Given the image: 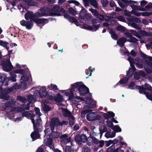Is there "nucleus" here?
Wrapping results in <instances>:
<instances>
[{
	"mask_svg": "<svg viewBox=\"0 0 152 152\" xmlns=\"http://www.w3.org/2000/svg\"><path fill=\"white\" fill-rule=\"evenodd\" d=\"M27 99L28 101V103L26 106V104H23L20 107H13L11 109L10 112L8 113L9 118L11 119L14 116V114L17 112H20L25 110H28L30 104L35 102L36 98L31 95L28 96Z\"/></svg>",
	"mask_w": 152,
	"mask_h": 152,
	"instance_id": "f257e3e1",
	"label": "nucleus"
},
{
	"mask_svg": "<svg viewBox=\"0 0 152 152\" xmlns=\"http://www.w3.org/2000/svg\"><path fill=\"white\" fill-rule=\"evenodd\" d=\"M81 82H77L71 84L70 87L68 89L64 90H59L60 93L64 96L68 97V99L71 100V99L74 96V92L78 90Z\"/></svg>",
	"mask_w": 152,
	"mask_h": 152,
	"instance_id": "f03ea898",
	"label": "nucleus"
},
{
	"mask_svg": "<svg viewBox=\"0 0 152 152\" xmlns=\"http://www.w3.org/2000/svg\"><path fill=\"white\" fill-rule=\"evenodd\" d=\"M25 17L26 19L28 20L30 19L31 20L29 21L22 20L20 22L21 25L24 26H25L26 28L30 29L31 28L33 25V23L31 20L33 21V18H35L34 14L30 11L28 12L25 15Z\"/></svg>",
	"mask_w": 152,
	"mask_h": 152,
	"instance_id": "7ed1b4c3",
	"label": "nucleus"
},
{
	"mask_svg": "<svg viewBox=\"0 0 152 152\" xmlns=\"http://www.w3.org/2000/svg\"><path fill=\"white\" fill-rule=\"evenodd\" d=\"M141 56L144 58L146 65L144 68L147 72L150 74L152 72V57L148 56L145 54L140 52Z\"/></svg>",
	"mask_w": 152,
	"mask_h": 152,
	"instance_id": "20e7f679",
	"label": "nucleus"
},
{
	"mask_svg": "<svg viewBox=\"0 0 152 152\" xmlns=\"http://www.w3.org/2000/svg\"><path fill=\"white\" fill-rule=\"evenodd\" d=\"M22 115L23 117L31 118L34 129H37V125L35 122V119L37 118V117H35V115L33 113L32 111H25L22 113Z\"/></svg>",
	"mask_w": 152,
	"mask_h": 152,
	"instance_id": "39448f33",
	"label": "nucleus"
},
{
	"mask_svg": "<svg viewBox=\"0 0 152 152\" xmlns=\"http://www.w3.org/2000/svg\"><path fill=\"white\" fill-rule=\"evenodd\" d=\"M3 70L6 72L11 71L13 68V66L9 58L5 61H4L1 64Z\"/></svg>",
	"mask_w": 152,
	"mask_h": 152,
	"instance_id": "423d86ee",
	"label": "nucleus"
},
{
	"mask_svg": "<svg viewBox=\"0 0 152 152\" xmlns=\"http://www.w3.org/2000/svg\"><path fill=\"white\" fill-rule=\"evenodd\" d=\"M128 60L130 63L131 68H130L128 72H127L126 76L129 77L132 76L134 71L135 70L136 68L134 66L135 62L133 59L131 57H129Z\"/></svg>",
	"mask_w": 152,
	"mask_h": 152,
	"instance_id": "0eeeda50",
	"label": "nucleus"
},
{
	"mask_svg": "<svg viewBox=\"0 0 152 152\" xmlns=\"http://www.w3.org/2000/svg\"><path fill=\"white\" fill-rule=\"evenodd\" d=\"M13 91V89L12 87L5 89L4 90H2V89L1 91H0L1 92L0 95V98L5 100L9 98V96L7 95V94L10 93Z\"/></svg>",
	"mask_w": 152,
	"mask_h": 152,
	"instance_id": "6e6552de",
	"label": "nucleus"
},
{
	"mask_svg": "<svg viewBox=\"0 0 152 152\" xmlns=\"http://www.w3.org/2000/svg\"><path fill=\"white\" fill-rule=\"evenodd\" d=\"M59 7L58 5H56L54 6L52 9L49 11V15L50 16H60L61 12L59 10Z\"/></svg>",
	"mask_w": 152,
	"mask_h": 152,
	"instance_id": "1a4fd4ad",
	"label": "nucleus"
},
{
	"mask_svg": "<svg viewBox=\"0 0 152 152\" xmlns=\"http://www.w3.org/2000/svg\"><path fill=\"white\" fill-rule=\"evenodd\" d=\"M68 122L67 121H63L62 122H59V120L56 118H53L51 119L50 125L54 128L55 126L61 125L64 124H67Z\"/></svg>",
	"mask_w": 152,
	"mask_h": 152,
	"instance_id": "9d476101",
	"label": "nucleus"
},
{
	"mask_svg": "<svg viewBox=\"0 0 152 152\" xmlns=\"http://www.w3.org/2000/svg\"><path fill=\"white\" fill-rule=\"evenodd\" d=\"M118 3L119 6L122 8H125L126 6L124 4L125 3L126 4L129 5L130 4H134L135 3L137 4V1H136L132 0H121V1L118 0Z\"/></svg>",
	"mask_w": 152,
	"mask_h": 152,
	"instance_id": "9b49d317",
	"label": "nucleus"
},
{
	"mask_svg": "<svg viewBox=\"0 0 152 152\" xmlns=\"http://www.w3.org/2000/svg\"><path fill=\"white\" fill-rule=\"evenodd\" d=\"M80 94V95L84 96L88 93L89 91L88 88L82 82L80 83L78 90Z\"/></svg>",
	"mask_w": 152,
	"mask_h": 152,
	"instance_id": "f8f14e48",
	"label": "nucleus"
},
{
	"mask_svg": "<svg viewBox=\"0 0 152 152\" xmlns=\"http://www.w3.org/2000/svg\"><path fill=\"white\" fill-rule=\"evenodd\" d=\"M35 18H39L45 16H49V13L47 12L46 10L44 8L40 9L34 14Z\"/></svg>",
	"mask_w": 152,
	"mask_h": 152,
	"instance_id": "ddd939ff",
	"label": "nucleus"
},
{
	"mask_svg": "<svg viewBox=\"0 0 152 152\" xmlns=\"http://www.w3.org/2000/svg\"><path fill=\"white\" fill-rule=\"evenodd\" d=\"M9 80L8 78H7L6 75L0 73V91L2 90V88H1L3 84L6 86L7 84V80Z\"/></svg>",
	"mask_w": 152,
	"mask_h": 152,
	"instance_id": "4468645a",
	"label": "nucleus"
},
{
	"mask_svg": "<svg viewBox=\"0 0 152 152\" xmlns=\"http://www.w3.org/2000/svg\"><path fill=\"white\" fill-rule=\"evenodd\" d=\"M61 139V142L62 145H65L66 144H71L70 137H68L66 134L61 136L60 137Z\"/></svg>",
	"mask_w": 152,
	"mask_h": 152,
	"instance_id": "2eb2a0df",
	"label": "nucleus"
},
{
	"mask_svg": "<svg viewBox=\"0 0 152 152\" xmlns=\"http://www.w3.org/2000/svg\"><path fill=\"white\" fill-rule=\"evenodd\" d=\"M64 100L63 96L60 93H58L56 97L55 101L58 103V105L60 107L64 106L62 102Z\"/></svg>",
	"mask_w": 152,
	"mask_h": 152,
	"instance_id": "dca6fc26",
	"label": "nucleus"
},
{
	"mask_svg": "<svg viewBox=\"0 0 152 152\" xmlns=\"http://www.w3.org/2000/svg\"><path fill=\"white\" fill-rule=\"evenodd\" d=\"M54 130V127H53L50 125L48 127H47L44 130V132L45 133L44 138H48L49 137H51V134Z\"/></svg>",
	"mask_w": 152,
	"mask_h": 152,
	"instance_id": "f3484780",
	"label": "nucleus"
},
{
	"mask_svg": "<svg viewBox=\"0 0 152 152\" xmlns=\"http://www.w3.org/2000/svg\"><path fill=\"white\" fill-rule=\"evenodd\" d=\"M64 17L65 18L68 19L70 22L74 23L77 26L82 25L81 22L79 23L75 18L74 17H71L67 14H64Z\"/></svg>",
	"mask_w": 152,
	"mask_h": 152,
	"instance_id": "a211bd4d",
	"label": "nucleus"
},
{
	"mask_svg": "<svg viewBox=\"0 0 152 152\" xmlns=\"http://www.w3.org/2000/svg\"><path fill=\"white\" fill-rule=\"evenodd\" d=\"M36 124L37 125V129H34L35 131L31 135V137L33 140L39 138L40 137L38 132L36 131V130L38 131L39 129L40 128L41 124L38 125V124Z\"/></svg>",
	"mask_w": 152,
	"mask_h": 152,
	"instance_id": "6ab92c4d",
	"label": "nucleus"
},
{
	"mask_svg": "<svg viewBox=\"0 0 152 152\" xmlns=\"http://www.w3.org/2000/svg\"><path fill=\"white\" fill-rule=\"evenodd\" d=\"M35 113L37 116L35 115V117H37V118L35 119V122L36 124H38V125H40L41 124V120L40 117L41 115V114L40 112L39 109L37 107H35L34 108Z\"/></svg>",
	"mask_w": 152,
	"mask_h": 152,
	"instance_id": "aec40b11",
	"label": "nucleus"
},
{
	"mask_svg": "<svg viewBox=\"0 0 152 152\" xmlns=\"http://www.w3.org/2000/svg\"><path fill=\"white\" fill-rule=\"evenodd\" d=\"M75 141L78 143L80 144V142H86L87 141V138L86 135L84 134H81L80 136L79 135H77L75 137Z\"/></svg>",
	"mask_w": 152,
	"mask_h": 152,
	"instance_id": "412c9836",
	"label": "nucleus"
},
{
	"mask_svg": "<svg viewBox=\"0 0 152 152\" xmlns=\"http://www.w3.org/2000/svg\"><path fill=\"white\" fill-rule=\"evenodd\" d=\"M48 103L49 102L47 100H44L42 101V109L45 112L50 110V107L48 104Z\"/></svg>",
	"mask_w": 152,
	"mask_h": 152,
	"instance_id": "4be33fe9",
	"label": "nucleus"
},
{
	"mask_svg": "<svg viewBox=\"0 0 152 152\" xmlns=\"http://www.w3.org/2000/svg\"><path fill=\"white\" fill-rule=\"evenodd\" d=\"M15 101L13 100H12L3 104L2 106L4 109L8 110L10 109V108H11L15 104Z\"/></svg>",
	"mask_w": 152,
	"mask_h": 152,
	"instance_id": "5701e85b",
	"label": "nucleus"
},
{
	"mask_svg": "<svg viewBox=\"0 0 152 152\" xmlns=\"http://www.w3.org/2000/svg\"><path fill=\"white\" fill-rule=\"evenodd\" d=\"M44 143L46 145L48 146L50 149H53L54 148V146L52 143V141L51 137H48L47 138H44Z\"/></svg>",
	"mask_w": 152,
	"mask_h": 152,
	"instance_id": "b1692460",
	"label": "nucleus"
},
{
	"mask_svg": "<svg viewBox=\"0 0 152 152\" xmlns=\"http://www.w3.org/2000/svg\"><path fill=\"white\" fill-rule=\"evenodd\" d=\"M86 104H88L87 107L88 108H93L95 106V104H92L93 102L92 100L90 98H86L85 99L83 98V100Z\"/></svg>",
	"mask_w": 152,
	"mask_h": 152,
	"instance_id": "393cba45",
	"label": "nucleus"
},
{
	"mask_svg": "<svg viewBox=\"0 0 152 152\" xmlns=\"http://www.w3.org/2000/svg\"><path fill=\"white\" fill-rule=\"evenodd\" d=\"M97 115L95 113L91 112L87 114L86 119L89 121H94L96 119Z\"/></svg>",
	"mask_w": 152,
	"mask_h": 152,
	"instance_id": "a878e982",
	"label": "nucleus"
},
{
	"mask_svg": "<svg viewBox=\"0 0 152 152\" xmlns=\"http://www.w3.org/2000/svg\"><path fill=\"white\" fill-rule=\"evenodd\" d=\"M33 21L36 23L41 24H44L48 22V20L44 18H34Z\"/></svg>",
	"mask_w": 152,
	"mask_h": 152,
	"instance_id": "bb28decb",
	"label": "nucleus"
},
{
	"mask_svg": "<svg viewBox=\"0 0 152 152\" xmlns=\"http://www.w3.org/2000/svg\"><path fill=\"white\" fill-rule=\"evenodd\" d=\"M39 96L42 98L45 97L47 95L46 88L45 87H42L39 89Z\"/></svg>",
	"mask_w": 152,
	"mask_h": 152,
	"instance_id": "cd10ccee",
	"label": "nucleus"
},
{
	"mask_svg": "<svg viewBox=\"0 0 152 152\" xmlns=\"http://www.w3.org/2000/svg\"><path fill=\"white\" fill-rule=\"evenodd\" d=\"M136 88L139 90V92L142 94H145L146 96V95L148 94V96H150L149 93L148 92L146 93L145 92V89L144 88L143 85L142 86H136Z\"/></svg>",
	"mask_w": 152,
	"mask_h": 152,
	"instance_id": "c85d7f7f",
	"label": "nucleus"
},
{
	"mask_svg": "<svg viewBox=\"0 0 152 152\" xmlns=\"http://www.w3.org/2000/svg\"><path fill=\"white\" fill-rule=\"evenodd\" d=\"M92 23L94 28L96 29V30L99 27V25L100 24V22L99 20L95 18L92 19Z\"/></svg>",
	"mask_w": 152,
	"mask_h": 152,
	"instance_id": "c756f323",
	"label": "nucleus"
},
{
	"mask_svg": "<svg viewBox=\"0 0 152 152\" xmlns=\"http://www.w3.org/2000/svg\"><path fill=\"white\" fill-rule=\"evenodd\" d=\"M16 73H14V71L11 72L10 73V78H9L8 80H7V83L8 81L10 80L13 82H16L17 80L16 78L17 77V76L16 75Z\"/></svg>",
	"mask_w": 152,
	"mask_h": 152,
	"instance_id": "7c9ffc66",
	"label": "nucleus"
},
{
	"mask_svg": "<svg viewBox=\"0 0 152 152\" xmlns=\"http://www.w3.org/2000/svg\"><path fill=\"white\" fill-rule=\"evenodd\" d=\"M72 102L73 104H75L79 102L80 101H82L83 100V98L80 97L78 96L73 97L71 99Z\"/></svg>",
	"mask_w": 152,
	"mask_h": 152,
	"instance_id": "2f4dec72",
	"label": "nucleus"
},
{
	"mask_svg": "<svg viewBox=\"0 0 152 152\" xmlns=\"http://www.w3.org/2000/svg\"><path fill=\"white\" fill-rule=\"evenodd\" d=\"M115 135V133L113 132H111L110 130L107 132L105 134V137L107 138H112L114 137Z\"/></svg>",
	"mask_w": 152,
	"mask_h": 152,
	"instance_id": "473e14b6",
	"label": "nucleus"
},
{
	"mask_svg": "<svg viewBox=\"0 0 152 152\" xmlns=\"http://www.w3.org/2000/svg\"><path fill=\"white\" fill-rule=\"evenodd\" d=\"M28 72L29 73L27 75H22L21 77V80L24 81H26L30 79V80H32V78L31 77V75L29 73V71H28Z\"/></svg>",
	"mask_w": 152,
	"mask_h": 152,
	"instance_id": "72a5a7b5",
	"label": "nucleus"
},
{
	"mask_svg": "<svg viewBox=\"0 0 152 152\" xmlns=\"http://www.w3.org/2000/svg\"><path fill=\"white\" fill-rule=\"evenodd\" d=\"M126 41V39L124 37L122 38L117 41V44L121 47L124 46V44Z\"/></svg>",
	"mask_w": 152,
	"mask_h": 152,
	"instance_id": "f704fd0d",
	"label": "nucleus"
},
{
	"mask_svg": "<svg viewBox=\"0 0 152 152\" xmlns=\"http://www.w3.org/2000/svg\"><path fill=\"white\" fill-rule=\"evenodd\" d=\"M97 18H99L101 21L105 20V21H107L109 20L110 18H112L111 17L106 15L105 17L101 14L97 16Z\"/></svg>",
	"mask_w": 152,
	"mask_h": 152,
	"instance_id": "c9c22d12",
	"label": "nucleus"
},
{
	"mask_svg": "<svg viewBox=\"0 0 152 152\" xmlns=\"http://www.w3.org/2000/svg\"><path fill=\"white\" fill-rule=\"evenodd\" d=\"M26 86V84L25 82H20V85H18L17 83H15L12 87L13 90L14 89H18L20 88L21 87H25Z\"/></svg>",
	"mask_w": 152,
	"mask_h": 152,
	"instance_id": "e433bc0d",
	"label": "nucleus"
},
{
	"mask_svg": "<svg viewBox=\"0 0 152 152\" xmlns=\"http://www.w3.org/2000/svg\"><path fill=\"white\" fill-rule=\"evenodd\" d=\"M131 7L133 9V10H139L142 11H143L144 10H143V8H141L140 7L137 6V5L138 4V3L137 2V4L135 3L134 4H131Z\"/></svg>",
	"mask_w": 152,
	"mask_h": 152,
	"instance_id": "4c0bfd02",
	"label": "nucleus"
},
{
	"mask_svg": "<svg viewBox=\"0 0 152 152\" xmlns=\"http://www.w3.org/2000/svg\"><path fill=\"white\" fill-rule=\"evenodd\" d=\"M137 62L135 64L136 66L140 69L142 68L143 66L144 63L143 62L141 59H138Z\"/></svg>",
	"mask_w": 152,
	"mask_h": 152,
	"instance_id": "58836bf2",
	"label": "nucleus"
},
{
	"mask_svg": "<svg viewBox=\"0 0 152 152\" xmlns=\"http://www.w3.org/2000/svg\"><path fill=\"white\" fill-rule=\"evenodd\" d=\"M60 110H61V111L62 112L64 116H65L68 117L69 116L71 115L70 112L67 109H64L63 108L61 107H60Z\"/></svg>",
	"mask_w": 152,
	"mask_h": 152,
	"instance_id": "ea45409f",
	"label": "nucleus"
},
{
	"mask_svg": "<svg viewBox=\"0 0 152 152\" xmlns=\"http://www.w3.org/2000/svg\"><path fill=\"white\" fill-rule=\"evenodd\" d=\"M0 45L5 48L7 50H9V43L3 41H0Z\"/></svg>",
	"mask_w": 152,
	"mask_h": 152,
	"instance_id": "a19ab883",
	"label": "nucleus"
},
{
	"mask_svg": "<svg viewBox=\"0 0 152 152\" xmlns=\"http://www.w3.org/2000/svg\"><path fill=\"white\" fill-rule=\"evenodd\" d=\"M27 70H28V69L27 68L26 69L24 70L21 69H16L13 71L15 73L20 74L23 75H24L25 73V71L26 72Z\"/></svg>",
	"mask_w": 152,
	"mask_h": 152,
	"instance_id": "79ce46f5",
	"label": "nucleus"
},
{
	"mask_svg": "<svg viewBox=\"0 0 152 152\" xmlns=\"http://www.w3.org/2000/svg\"><path fill=\"white\" fill-rule=\"evenodd\" d=\"M99 130V132L98 133V134H100V138H101L103 133L107 131V128L105 126H103L100 128Z\"/></svg>",
	"mask_w": 152,
	"mask_h": 152,
	"instance_id": "37998d69",
	"label": "nucleus"
},
{
	"mask_svg": "<svg viewBox=\"0 0 152 152\" xmlns=\"http://www.w3.org/2000/svg\"><path fill=\"white\" fill-rule=\"evenodd\" d=\"M121 47V49L120 51L121 54L123 55L126 54L129 56V52L126 50L124 46Z\"/></svg>",
	"mask_w": 152,
	"mask_h": 152,
	"instance_id": "c03bdc74",
	"label": "nucleus"
},
{
	"mask_svg": "<svg viewBox=\"0 0 152 152\" xmlns=\"http://www.w3.org/2000/svg\"><path fill=\"white\" fill-rule=\"evenodd\" d=\"M109 33L111 34V36L114 39L116 40L117 39V35L115 33L114 31L111 29L109 31Z\"/></svg>",
	"mask_w": 152,
	"mask_h": 152,
	"instance_id": "a18cd8bd",
	"label": "nucleus"
},
{
	"mask_svg": "<svg viewBox=\"0 0 152 152\" xmlns=\"http://www.w3.org/2000/svg\"><path fill=\"white\" fill-rule=\"evenodd\" d=\"M91 68L92 67H90L88 68V69H87L85 71L86 74L87 75H88L89 76H91L92 74V72L94 71V68H93L92 70Z\"/></svg>",
	"mask_w": 152,
	"mask_h": 152,
	"instance_id": "49530a36",
	"label": "nucleus"
},
{
	"mask_svg": "<svg viewBox=\"0 0 152 152\" xmlns=\"http://www.w3.org/2000/svg\"><path fill=\"white\" fill-rule=\"evenodd\" d=\"M112 129L115 133V132H120L121 131V129L118 125L113 126L112 128Z\"/></svg>",
	"mask_w": 152,
	"mask_h": 152,
	"instance_id": "de8ad7c7",
	"label": "nucleus"
},
{
	"mask_svg": "<svg viewBox=\"0 0 152 152\" xmlns=\"http://www.w3.org/2000/svg\"><path fill=\"white\" fill-rule=\"evenodd\" d=\"M69 122L70 126H72L75 123L74 118L70 115L68 116Z\"/></svg>",
	"mask_w": 152,
	"mask_h": 152,
	"instance_id": "09e8293b",
	"label": "nucleus"
},
{
	"mask_svg": "<svg viewBox=\"0 0 152 152\" xmlns=\"http://www.w3.org/2000/svg\"><path fill=\"white\" fill-rule=\"evenodd\" d=\"M128 24L129 26H131L139 30L140 29V26L134 23H128Z\"/></svg>",
	"mask_w": 152,
	"mask_h": 152,
	"instance_id": "8fccbe9b",
	"label": "nucleus"
},
{
	"mask_svg": "<svg viewBox=\"0 0 152 152\" xmlns=\"http://www.w3.org/2000/svg\"><path fill=\"white\" fill-rule=\"evenodd\" d=\"M152 8V3H149L144 8H143V11H149Z\"/></svg>",
	"mask_w": 152,
	"mask_h": 152,
	"instance_id": "3c124183",
	"label": "nucleus"
},
{
	"mask_svg": "<svg viewBox=\"0 0 152 152\" xmlns=\"http://www.w3.org/2000/svg\"><path fill=\"white\" fill-rule=\"evenodd\" d=\"M130 32L131 34H132L134 36H135L139 39H141V37L140 34L135 31L132 30H130Z\"/></svg>",
	"mask_w": 152,
	"mask_h": 152,
	"instance_id": "603ef678",
	"label": "nucleus"
},
{
	"mask_svg": "<svg viewBox=\"0 0 152 152\" xmlns=\"http://www.w3.org/2000/svg\"><path fill=\"white\" fill-rule=\"evenodd\" d=\"M49 87L53 91L58 90V88L57 86L55 84H51L49 86Z\"/></svg>",
	"mask_w": 152,
	"mask_h": 152,
	"instance_id": "864d4df0",
	"label": "nucleus"
},
{
	"mask_svg": "<svg viewBox=\"0 0 152 152\" xmlns=\"http://www.w3.org/2000/svg\"><path fill=\"white\" fill-rule=\"evenodd\" d=\"M145 88L148 91H150L149 94H152V87L150 85L147 83H145L144 86Z\"/></svg>",
	"mask_w": 152,
	"mask_h": 152,
	"instance_id": "5fc2aeb1",
	"label": "nucleus"
},
{
	"mask_svg": "<svg viewBox=\"0 0 152 152\" xmlns=\"http://www.w3.org/2000/svg\"><path fill=\"white\" fill-rule=\"evenodd\" d=\"M82 28L90 30H92L93 29V28L91 26H89L86 24H83V27Z\"/></svg>",
	"mask_w": 152,
	"mask_h": 152,
	"instance_id": "6e6d98bb",
	"label": "nucleus"
},
{
	"mask_svg": "<svg viewBox=\"0 0 152 152\" xmlns=\"http://www.w3.org/2000/svg\"><path fill=\"white\" fill-rule=\"evenodd\" d=\"M138 41V40L135 37H133L132 36L129 39L127 40V41L130 42L135 43L137 42Z\"/></svg>",
	"mask_w": 152,
	"mask_h": 152,
	"instance_id": "4d7b16f0",
	"label": "nucleus"
},
{
	"mask_svg": "<svg viewBox=\"0 0 152 152\" xmlns=\"http://www.w3.org/2000/svg\"><path fill=\"white\" fill-rule=\"evenodd\" d=\"M128 78L126 77L124 78L123 79L121 80L119 82V83H118L115 86H117V85H118L119 83L120 84H124L126 82L128 81Z\"/></svg>",
	"mask_w": 152,
	"mask_h": 152,
	"instance_id": "13d9d810",
	"label": "nucleus"
},
{
	"mask_svg": "<svg viewBox=\"0 0 152 152\" xmlns=\"http://www.w3.org/2000/svg\"><path fill=\"white\" fill-rule=\"evenodd\" d=\"M130 30H127L124 33L126 37L129 38L132 36L131 33H130Z\"/></svg>",
	"mask_w": 152,
	"mask_h": 152,
	"instance_id": "bf43d9fd",
	"label": "nucleus"
},
{
	"mask_svg": "<svg viewBox=\"0 0 152 152\" xmlns=\"http://www.w3.org/2000/svg\"><path fill=\"white\" fill-rule=\"evenodd\" d=\"M128 88L131 89H133L136 88L135 84L133 82H131L129 83L128 84Z\"/></svg>",
	"mask_w": 152,
	"mask_h": 152,
	"instance_id": "052dcab7",
	"label": "nucleus"
},
{
	"mask_svg": "<svg viewBox=\"0 0 152 152\" xmlns=\"http://www.w3.org/2000/svg\"><path fill=\"white\" fill-rule=\"evenodd\" d=\"M88 140H91L93 142L96 144H98L99 141L98 140L96 139L94 137H88Z\"/></svg>",
	"mask_w": 152,
	"mask_h": 152,
	"instance_id": "680f3d73",
	"label": "nucleus"
},
{
	"mask_svg": "<svg viewBox=\"0 0 152 152\" xmlns=\"http://www.w3.org/2000/svg\"><path fill=\"white\" fill-rule=\"evenodd\" d=\"M91 5L94 7L97 8L98 7V5L96 1L94 0H91L90 1Z\"/></svg>",
	"mask_w": 152,
	"mask_h": 152,
	"instance_id": "e2e57ef3",
	"label": "nucleus"
},
{
	"mask_svg": "<svg viewBox=\"0 0 152 152\" xmlns=\"http://www.w3.org/2000/svg\"><path fill=\"white\" fill-rule=\"evenodd\" d=\"M45 148L43 145L39 147L37 149L36 152H44Z\"/></svg>",
	"mask_w": 152,
	"mask_h": 152,
	"instance_id": "0e129e2a",
	"label": "nucleus"
},
{
	"mask_svg": "<svg viewBox=\"0 0 152 152\" xmlns=\"http://www.w3.org/2000/svg\"><path fill=\"white\" fill-rule=\"evenodd\" d=\"M59 136V134L56 132H53L51 134V138H57Z\"/></svg>",
	"mask_w": 152,
	"mask_h": 152,
	"instance_id": "69168bd1",
	"label": "nucleus"
},
{
	"mask_svg": "<svg viewBox=\"0 0 152 152\" xmlns=\"http://www.w3.org/2000/svg\"><path fill=\"white\" fill-rule=\"evenodd\" d=\"M69 11L70 14L73 15H75L77 14V12L72 8H70L69 9Z\"/></svg>",
	"mask_w": 152,
	"mask_h": 152,
	"instance_id": "338daca9",
	"label": "nucleus"
},
{
	"mask_svg": "<svg viewBox=\"0 0 152 152\" xmlns=\"http://www.w3.org/2000/svg\"><path fill=\"white\" fill-rule=\"evenodd\" d=\"M117 30L121 31H125L126 28L122 26H119L116 28Z\"/></svg>",
	"mask_w": 152,
	"mask_h": 152,
	"instance_id": "774afa93",
	"label": "nucleus"
}]
</instances>
